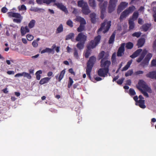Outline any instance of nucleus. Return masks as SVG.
I'll use <instances>...</instances> for the list:
<instances>
[{
    "label": "nucleus",
    "instance_id": "13d9d810",
    "mask_svg": "<svg viewBox=\"0 0 156 156\" xmlns=\"http://www.w3.org/2000/svg\"><path fill=\"white\" fill-rule=\"evenodd\" d=\"M27 37L28 40L29 41H32L34 38L33 36L29 34H28L27 35Z\"/></svg>",
    "mask_w": 156,
    "mask_h": 156
},
{
    "label": "nucleus",
    "instance_id": "c03bdc74",
    "mask_svg": "<svg viewBox=\"0 0 156 156\" xmlns=\"http://www.w3.org/2000/svg\"><path fill=\"white\" fill-rule=\"evenodd\" d=\"M17 19H13V21L14 22L18 23H21L22 19L23 17L22 16L20 18H18Z\"/></svg>",
    "mask_w": 156,
    "mask_h": 156
},
{
    "label": "nucleus",
    "instance_id": "f03ea898",
    "mask_svg": "<svg viewBox=\"0 0 156 156\" xmlns=\"http://www.w3.org/2000/svg\"><path fill=\"white\" fill-rule=\"evenodd\" d=\"M96 61V58L94 56L90 57L87 63L86 68V74L90 79H91L90 73Z\"/></svg>",
    "mask_w": 156,
    "mask_h": 156
},
{
    "label": "nucleus",
    "instance_id": "e433bc0d",
    "mask_svg": "<svg viewBox=\"0 0 156 156\" xmlns=\"http://www.w3.org/2000/svg\"><path fill=\"white\" fill-rule=\"evenodd\" d=\"M63 27L62 24H60L58 27L57 28L56 33H60L63 31Z\"/></svg>",
    "mask_w": 156,
    "mask_h": 156
},
{
    "label": "nucleus",
    "instance_id": "423d86ee",
    "mask_svg": "<svg viewBox=\"0 0 156 156\" xmlns=\"http://www.w3.org/2000/svg\"><path fill=\"white\" fill-rule=\"evenodd\" d=\"M136 87L137 89H138V88H142L145 90L149 93L152 92V90L151 88L148 86L146 82L143 80H140L139 81L138 85L136 86Z\"/></svg>",
    "mask_w": 156,
    "mask_h": 156
},
{
    "label": "nucleus",
    "instance_id": "774afa93",
    "mask_svg": "<svg viewBox=\"0 0 156 156\" xmlns=\"http://www.w3.org/2000/svg\"><path fill=\"white\" fill-rule=\"evenodd\" d=\"M153 47L154 49H156V39L154 42Z\"/></svg>",
    "mask_w": 156,
    "mask_h": 156
},
{
    "label": "nucleus",
    "instance_id": "c756f323",
    "mask_svg": "<svg viewBox=\"0 0 156 156\" xmlns=\"http://www.w3.org/2000/svg\"><path fill=\"white\" fill-rule=\"evenodd\" d=\"M115 34L113 33L110 37L108 41V43L109 44H112L115 41Z\"/></svg>",
    "mask_w": 156,
    "mask_h": 156
},
{
    "label": "nucleus",
    "instance_id": "e2e57ef3",
    "mask_svg": "<svg viewBox=\"0 0 156 156\" xmlns=\"http://www.w3.org/2000/svg\"><path fill=\"white\" fill-rule=\"evenodd\" d=\"M143 21L142 19L140 18H139L138 19V23L142 25L143 24Z\"/></svg>",
    "mask_w": 156,
    "mask_h": 156
},
{
    "label": "nucleus",
    "instance_id": "dca6fc26",
    "mask_svg": "<svg viewBox=\"0 0 156 156\" xmlns=\"http://www.w3.org/2000/svg\"><path fill=\"white\" fill-rule=\"evenodd\" d=\"M54 5L56 6L58 9H60L66 13L68 12V11L66 8L62 3H55L54 4Z\"/></svg>",
    "mask_w": 156,
    "mask_h": 156
},
{
    "label": "nucleus",
    "instance_id": "ddd939ff",
    "mask_svg": "<svg viewBox=\"0 0 156 156\" xmlns=\"http://www.w3.org/2000/svg\"><path fill=\"white\" fill-rule=\"evenodd\" d=\"M109 72L107 69H105L101 68L99 69L98 71V76L101 77H104L107 76Z\"/></svg>",
    "mask_w": 156,
    "mask_h": 156
},
{
    "label": "nucleus",
    "instance_id": "20e7f679",
    "mask_svg": "<svg viewBox=\"0 0 156 156\" xmlns=\"http://www.w3.org/2000/svg\"><path fill=\"white\" fill-rule=\"evenodd\" d=\"M111 26V21H105L101 24V27L98 30V34H99V32L102 31L103 29L104 30L103 31V33L105 34L108 31Z\"/></svg>",
    "mask_w": 156,
    "mask_h": 156
},
{
    "label": "nucleus",
    "instance_id": "5fc2aeb1",
    "mask_svg": "<svg viewBox=\"0 0 156 156\" xmlns=\"http://www.w3.org/2000/svg\"><path fill=\"white\" fill-rule=\"evenodd\" d=\"M66 24L71 27L73 26V22L70 20H69L66 22Z\"/></svg>",
    "mask_w": 156,
    "mask_h": 156
},
{
    "label": "nucleus",
    "instance_id": "8fccbe9b",
    "mask_svg": "<svg viewBox=\"0 0 156 156\" xmlns=\"http://www.w3.org/2000/svg\"><path fill=\"white\" fill-rule=\"evenodd\" d=\"M133 72L132 69L129 70L125 73V76L126 77L131 76L133 73Z\"/></svg>",
    "mask_w": 156,
    "mask_h": 156
},
{
    "label": "nucleus",
    "instance_id": "473e14b6",
    "mask_svg": "<svg viewBox=\"0 0 156 156\" xmlns=\"http://www.w3.org/2000/svg\"><path fill=\"white\" fill-rule=\"evenodd\" d=\"M89 4L90 6L94 9L96 6V3L95 0H89Z\"/></svg>",
    "mask_w": 156,
    "mask_h": 156
},
{
    "label": "nucleus",
    "instance_id": "864d4df0",
    "mask_svg": "<svg viewBox=\"0 0 156 156\" xmlns=\"http://www.w3.org/2000/svg\"><path fill=\"white\" fill-rule=\"evenodd\" d=\"M141 34L140 32H136L133 33L132 34V36L133 37H139Z\"/></svg>",
    "mask_w": 156,
    "mask_h": 156
},
{
    "label": "nucleus",
    "instance_id": "f257e3e1",
    "mask_svg": "<svg viewBox=\"0 0 156 156\" xmlns=\"http://www.w3.org/2000/svg\"><path fill=\"white\" fill-rule=\"evenodd\" d=\"M101 38L100 35H98L95 37L94 40H91L89 44L87 45V49L86 50L84 54L85 58L89 57L90 54V50L91 49L95 48L97 45L100 43Z\"/></svg>",
    "mask_w": 156,
    "mask_h": 156
},
{
    "label": "nucleus",
    "instance_id": "7ed1b4c3",
    "mask_svg": "<svg viewBox=\"0 0 156 156\" xmlns=\"http://www.w3.org/2000/svg\"><path fill=\"white\" fill-rule=\"evenodd\" d=\"M141 53L140 56L136 59L137 62H140L143 59L147 53V51L146 49H144L143 51L141 49H137L130 57L132 58H135L137 57Z\"/></svg>",
    "mask_w": 156,
    "mask_h": 156
},
{
    "label": "nucleus",
    "instance_id": "c9c22d12",
    "mask_svg": "<svg viewBox=\"0 0 156 156\" xmlns=\"http://www.w3.org/2000/svg\"><path fill=\"white\" fill-rule=\"evenodd\" d=\"M42 71L41 70H39L37 71L35 75L36 76V79L38 80H39L41 78L40 74H41Z\"/></svg>",
    "mask_w": 156,
    "mask_h": 156
},
{
    "label": "nucleus",
    "instance_id": "5701e85b",
    "mask_svg": "<svg viewBox=\"0 0 156 156\" xmlns=\"http://www.w3.org/2000/svg\"><path fill=\"white\" fill-rule=\"evenodd\" d=\"M7 14L9 17H12L16 18H20L21 17H22L21 15L18 13L9 12Z\"/></svg>",
    "mask_w": 156,
    "mask_h": 156
},
{
    "label": "nucleus",
    "instance_id": "052dcab7",
    "mask_svg": "<svg viewBox=\"0 0 156 156\" xmlns=\"http://www.w3.org/2000/svg\"><path fill=\"white\" fill-rule=\"evenodd\" d=\"M151 65L153 66H156V60L155 59H153L151 61Z\"/></svg>",
    "mask_w": 156,
    "mask_h": 156
},
{
    "label": "nucleus",
    "instance_id": "f8f14e48",
    "mask_svg": "<svg viewBox=\"0 0 156 156\" xmlns=\"http://www.w3.org/2000/svg\"><path fill=\"white\" fill-rule=\"evenodd\" d=\"M108 2L107 1H105L103 3V5L101 6L100 4V8L101 9V18L103 19L104 18V13L105 12L106 7L107 6Z\"/></svg>",
    "mask_w": 156,
    "mask_h": 156
},
{
    "label": "nucleus",
    "instance_id": "9b49d317",
    "mask_svg": "<svg viewBox=\"0 0 156 156\" xmlns=\"http://www.w3.org/2000/svg\"><path fill=\"white\" fill-rule=\"evenodd\" d=\"M128 3L126 2H121L118 7L117 13H119L128 6Z\"/></svg>",
    "mask_w": 156,
    "mask_h": 156
},
{
    "label": "nucleus",
    "instance_id": "c85d7f7f",
    "mask_svg": "<svg viewBox=\"0 0 156 156\" xmlns=\"http://www.w3.org/2000/svg\"><path fill=\"white\" fill-rule=\"evenodd\" d=\"M129 30H131L133 29L135 27L134 21L132 20H129Z\"/></svg>",
    "mask_w": 156,
    "mask_h": 156
},
{
    "label": "nucleus",
    "instance_id": "2eb2a0df",
    "mask_svg": "<svg viewBox=\"0 0 156 156\" xmlns=\"http://www.w3.org/2000/svg\"><path fill=\"white\" fill-rule=\"evenodd\" d=\"M152 55L151 53H149L147 54L146 55L145 58L142 62V64L144 66L147 65L149 63V62L151 58L152 57Z\"/></svg>",
    "mask_w": 156,
    "mask_h": 156
},
{
    "label": "nucleus",
    "instance_id": "de8ad7c7",
    "mask_svg": "<svg viewBox=\"0 0 156 156\" xmlns=\"http://www.w3.org/2000/svg\"><path fill=\"white\" fill-rule=\"evenodd\" d=\"M138 89L141 91V92L147 98L149 97V95L145 91H144L141 88H138Z\"/></svg>",
    "mask_w": 156,
    "mask_h": 156
},
{
    "label": "nucleus",
    "instance_id": "1a4fd4ad",
    "mask_svg": "<svg viewBox=\"0 0 156 156\" xmlns=\"http://www.w3.org/2000/svg\"><path fill=\"white\" fill-rule=\"evenodd\" d=\"M133 98L136 102V105L139 106L140 108H146V106L144 105V100H138V97L137 96H135Z\"/></svg>",
    "mask_w": 156,
    "mask_h": 156
},
{
    "label": "nucleus",
    "instance_id": "69168bd1",
    "mask_svg": "<svg viewBox=\"0 0 156 156\" xmlns=\"http://www.w3.org/2000/svg\"><path fill=\"white\" fill-rule=\"evenodd\" d=\"M21 9L22 10H26V6L24 5H22L21 6Z\"/></svg>",
    "mask_w": 156,
    "mask_h": 156
},
{
    "label": "nucleus",
    "instance_id": "a18cd8bd",
    "mask_svg": "<svg viewBox=\"0 0 156 156\" xmlns=\"http://www.w3.org/2000/svg\"><path fill=\"white\" fill-rule=\"evenodd\" d=\"M105 52L104 51H101L99 54L98 56V58L99 59H102L104 58V57L105 55Z\"/></svg>",
    "mask_w": 156,
    "mask_h": 156
},
{
    "label": "nucleus",
    "instance_id": "0eeeda50",
    "mask_svg": "<svg viewBox=\"0 0 156 156\" xmlns=\"http://www.w3.org/2000/svg\"><path fill=\"white\" fill-rule=\"evenodd\" d=\"M30 73H27L23 72L21 73H18L15 75L14 76L15 77H19L20 76H23L24 77H26L28 79H31L32 77L30 74H33L34 73V69H30L29 71Z\"/></svg>",
    "mask_w": 156,
    "mask_h": 156
},
{
    "label": "nucleus",
    "instance_id": "4d7b16f0",
    "mask_svg": "<svg viewBox=\"0 0 156 156\" xmlns=\"http://www.w3.org/2000/svg\"><path fill=\"white\" fill-rule=\"evenodd\" d=\"M74 57L77 59H78L79 58L77 50L76 48L74 49Z\"/></svg>",
    "mask_w": 156,
    "mask_h": 156
},
{
    "label": "nucleus",
    "instance_id": "aec40b11",
    "mask_svg": "<svg viewBox=\"0 0 156 156\" xmlns=\"http://www.w3.org/2000/svg\"><path fill=\"white\" fill-rule=\"evenodd\" d=\"M66 71L65 69H63L60 73L59 75H57L55 76L56 79L58 80L59 82H60L63 78L65 73Z\"/></svg>",
    "mask_w": 156,
    "mask_h": 156
},
{
    "label": "nucleus",
    "instance_id": "37998d69",
    "mask_svg": "<svg viewBox=\"0 0 156 156\" xmlns=\"http://www.w3.org/2000/svg\"><path fill=\"white\" fill-rule=\"evenodd\" d=\"M74 36V34L73 33H69L68 35H67L66 36V40H69L72 39L73 37Z\"/></svg>",
    "mask_w": 156,
    "mask_h": 156
},
{
    "label": "nucleus",
    "instance_id": "6e6d98bb",
    "mask_svg": "<svg viewBox=\"0 0 156 156\" xmlns=\"http://www.w3.org/2000/svg\"><path fill=\"white\" fill-rule=\"evenodd\" d=\"M124 80V78H122L121 79H119L116 81L117 83L119 85H121L123 82Z\"/></svg>",
    "mask_w": 156,
    "mask_h": 156
},
{
    "label": "nucleus",
    "instance_id": "6ab92c4d",
    "mask_svg": "<svg viewBox=\"0 0 156 156\" xmlns=\"http://www.w3.org/2000/svg\"><path fill=\"white\" fill-rule=\"evenodd\" d=\"M146 76L147 78L156 80V72L155 71H152L149 72L146 75Z\"/></svg>",
    "mask_w": 156,
    "mask_h": 156
},
{
    "label": "nucleus",
    "instance_id": "bb28decb",
    "mask_svg": "<svg viewBox=\"0 0 156 156\" xmlns=\"http://www.w3.org/2000/svg\"><path fill=\"white\" fill-rule=\"evenodd\" d=\"M51 78L48 77H44L41 79L39 82L40 84L42 85L44 83H47L50 80Z\"/></svg>",
    "mask_w": 156,
    "mask_h": 156
},
{
    "label": "nucleus",
    "instance_id": "4be33fe9",
    "mask_svg": "<svg viewBox=\"0 0 156 156\" xmlns=\"http://www.w3.org/2000/svg\"><path fill=\"white\" fill-rule=\"evenodd\" d=\"M129 13L127 11L124 10L121 14L119 20L121 21L124 18L126 17L129 15Z\"/></svg>",
    "mask_w": 156,
    "mask_h": 156
},
{
    "label": "nucleus",
    "instance_id": "2f4dec72",
    "mask_svg": "<svg viewBox=\"0 0 156 156\" xmlns=\"http://www.w3.org/2000/svg\"><path fill=\"white\" fill-rule=\"evenodd\" d=\"M139 16L138 12H134L132 15V18H130L129 20H132L133 21L137 19Z\"/></svg>",
    "mask_w": 156,
    "mask_h": 156
},
{
    "label": "nucleus",
    "instance_id": "f3484780",
    "mask_svg": "<svg viewBox=\"0 0 156 156\" xmlns=\"http://www.w3.org/2000/svg\"><path fill=\"white\" fill-rule=\"evenodd\" d=\"M82 12L85 15H88L90 12L91 11L89 9L87 3H85L82 8Z\"/></svg>",
    "mask_w": 156,
    "mask_h": 156
},
{
    "label": "nucleus",
    "instance_id": "b1692460",
    "mask_svg": "<svg viewBox=\"0 0 156 156\" xmlns=\"http://www.w3.org/2000/svg\"><path fill=\"white\" fill-rule=\"evenodd\" d=\"M76 20L80 23V24L85 25L86 24V22L84 19L80 16H78L76 18Z\"/></svg>",
    "mask_w": 156,
    "mask_h": 156
},
{
    "label": "nucleus",
    "instance_id": "bf43d9fd",
    "mask_svg": "<svg viewBox=\"0 0 156 156\" xmlns=\"http://www.w3.org/2000/svg\"><path fill=\"white\" fill-rule=\"evenodd\" d=\"M8 10V9L5 7H2L1 9V12L3 13H5Z\"/></svg>",
    "mask_w": 156,
    "mask_h": 156
},
{
    "label": "nucleus",
    "instance_id": "7c9ffc66",
    "mask_svg": "<svg viewBox=\"0 0 156 156\" xmlns=\"http://www.w3.org/2000/svg\"><path fill=\"white\" fill-rule=\"evenodd\" d=\"M85 42H79L76 44V47L80 50L83 49L84 46Z\"/></svg>",
    "mask_w": 156,
    "mask_h": 156
},
{
    "label": "nucleus",
    "instance_id": "ea45409f",
    "mask_svg": "<svg viewBox=\"0 0 156 156\" xmlns=\"http://www.w3.org/2000/svg\"><path fill=\"white\" fill-rule=\"evenodd\" d=\"M40 40L39 38H38L36 40H35L33 41L32 43V45L35 48L37 47L38 46V42Z\"/></svg>",
    "mask_w": 156,
    "mask_h": 156
},
{
    "label": "nucleus",
    "instance_id": "3c124183",
    "mask_svg": "<svg viewBox=\"0 0 156 156\" xmlns=\"http://www.w3.org/2000/svg\"><path fill=\"white\" fill-rule=\"evenodd\" d=\"M129 94L131 96H133L136 94V93L134 90L132 88H130L129 90Z\"/></svg>",
    "mask_w": 156,
    "mask_h": 156
},
{
    "label": "nucleus",
    "instance_id": "09e8293b",
    "mask_svg": "<svg viewBox=\"0 0 156 156\" xmlns=\"http://www.w3.org/2000/svg\"><path fill=\"white\" fill-rule=\"evenodd\" d=\"M56 0H43V2L44 3H46L47 5L50 4L51 2H55Z\"/></svg>",
    "mask_w": 156,
    "mask_h": 156
},
{
    "label": "nucleus",
    "instance_id": "49530a36",
    "mask_svg": "<svg viewBox=\"0 0 156 156\" xmlns=\"http://www.w3.org/2000/svg\"><path fill=\"white\" fill-rule=\"evenodd\" d=\"M73 83V79H72L71 78L69 77V80L68 81V83L67 85L68 88H70L72 85Z\"/></svg>",
    "mask_w": 156,
    "mask_h": 156
},
{
    "label": "nucleus",
    "instance_id": "a211bd4d",
    "mask_svg": "<svg viewBox=\"0 0 156 156\" xmlns=\"http://www.w3.org/2000/svg\"><path fill=\"white\" fill-rule=\"evenodd\" d=\"M151 23H146L143 24L141 28L144 31L147 32L149 30L151 29Z\"/></svg>",
    "mask_w": 156,
    "mask_h": 156
},
{
    "label": "nucleus",
    "instance_id": "603ef678",
    "mask_svg": "<svg viewBox=\"0 0 156 156\" xmlns=\"http://www.w3.org/2000/svg\"><path fill=\"white\" fill-rule=\"evenodd\" d=\"M116 53H114L112 54V56L111 58V60L112 62V63H115V62L116 61Z\"/></svg>",
    "mask_w": 156,
    "mask_h": 156
},
{
    "label": "nucleus",
    "instance_id": "338daca9",
    "mask_svg": "<svg viewBox=\"0 0 156 156\" xmlns=\"http://www.w3.org/2000/svg\"><path fill=\"white\" fill-rule=\"evenodd\" d=\"M69 73H70L72 74H75V73L74 72L72 68L69 69Z\"/></svg>",
    "mask_w": 156,
    "mask_h": 156
},
{
    "label": "nucleus",
    "instance_id": "412c9836",
    "mask_svg": "<svg viewBox=\"0 0 156 156\" xmlns=\"http://www.w3.org/2000/svg\"><path fill=\"white\" fill-rule=\"evenodd\" d=\"M20 31L22 36L24 35L27 33H28L30 31L28 27L27 26L24 27H22L20 28Z\"/></svg>",
    "mask_w": 156,
    "mask_h": 156
},
{
    "label": "nucleus",
    "instance_id": "680f3d73",
    "mask_svg": "<svg viewBox=\"0 0 156 156\" xmlns=\"http://www.w3.org/2000/svg\"><path fill=\"white\" fill-rule=\"evenodd\" d=\"M144 72L142 71L139 70L136 71L135 73V74L136 75H138L140 74H143L144 73Z\"/></svg>",
    "mask_w": 156,
    "mask_h": 156
},
{
    "label": "nucleus",
    "instance_id": "72a5a7b5",
    "mask_svg": "<svg viewBox=\"0 0 156 156\" xmlns=\"http://www.w3.org/2000/svg\"><path fill=\"white\" fill-rule=\"evenodd\" d=\"M85 26L80 24L79 27L77 28V31L79 32H82V31L85 30Z\"/></svg>",
    "mask_w": 156,
    "mask_h": 156
},
{
    "label": "nucleus",
    "instance_id": "f704fd0d",
    "mask_svg": "<svg viewBox=\"0 0 156 156\" xmlns=\"http://www.w3.org/2000/svg\"><path fill=\"white\" fill-rule=\"evenodd\" d=\"M136 9L134 5H132L131 6L129 7L126 10L129 13V14L132 13L134 10Z\"/></svg>",
    "mask_w": 156,
    "mask_h": 156
},
{
    "label": "nucleus",
    "instance_id": "0e129e2a",
    "mask_svg": "<svg viewBox=\"0 0 156 156\" xmlns=\"http://www.w3.org/2000/svg\"><path fill=\"white\" fill-rule=\"evenodd\" d=\"M7 73L8 75H14L15 72L13 71H8L7 72Z\"/></svg>",
    "mask_w": 156,
    "mask_h": 156
},
{
    "label": "nucleus",
    "instance_id": "4c0bfd02",
    "mask_svg": "<svg viewBox=\"0 0 156 156\" xmlns=\"http://www.w3.org/2000/svg\"><path fill=\"white\" fill-rule=\"evenodd\" d=\"M35 21L34 20H31L28 24V27L30 28H33L35 25Z\"/></svg>",
    "mask_w": 156,
    "mask_h": 156
},
{
    "label": "nucleus",
    "instance_id": "a19ab883",
    "mask_svg": "<svg viewBox=\"0 0 156 156\" xmlns=\"http://www.w3.org/2000/svg\"><path fill=\"white\" fill-rule=\"evenodd\" d=\"M85 3H87L84 2L83 0L79 1L78 2V5L79 7L82 8Z\"/></svg>",
    "mask_w": 156,
    "mask_h": 156
},
{
    "label": "nucleus",
    "instance_id": "39448f33",
    "mask_svg": "<svg viewBox=\"0 0 156 156\" xmlns=\"http://www.w3.org/2000/svg\"><path fill=\"white\" fill-rule=\"evenodd\" d=\"M108 55H106L104 58L102 59L100 62V66L102 68L105 69H107L109 71V67L111 64L110 61L107 60L108 58Z\"/></svg>",
    "mask_w": 156,
    "mask_h": 156
},
{
    "label": "nucleus",
    "instance_id": "393cba45",
    "mask_svg": "<svg viewBox=\"0 0 156 156\" xmlns=\"http://www.w3.org/2000/svg\"><path fill=\"white\" fill-rule=\"evenodd\" d=\"M145 42V39L144 38H140L138 40L137 45L138 48L142 47L144 45Z\"/></svg>",
    "mask_w": 156,
    "mask_h": 156
},
{
    "label": "nucleus",
    "instance_id": "9d476101",
    "mask_svg": "<svg viewBox=\"0 0 156 156\" xmlns=\"http://www.w3.org/2000/svg\"><path fill=\"white\" fill-rule=\"evenodd\" d=\"M87 36L83 32L79 33L76 37V40L77 41L85 42L87 41Z\"/></svg>",
    "mask_w": 156,
    "mask_h": 156
},
{
    "label": "nucleus",
    "instance_id": "cd10ccee",
    "mask_svg": "<svg viewBox=\"0 0 156 156\" xmlns=\"http://www.w3.org/2000/svg\"><path fill=\"white\" fill-rule=\"evenodd\" d=\"M132 62L133 60L132 59L129 61L127 62L126 65L122 69V71H125L127 70L132 64Z\"/></svg>",
    "mask_w": 156,
    "mask_h": 156
},
{
    "label": "nucleus",
    "instance_id": "79ce46f5",
    "mask_svg": "<svg viewBox=\"0 0 156 156\" xmlns=\"http://www.w3.org/2000/svg\"><path fill=\"white\" fill-rule=\"evenodd\" d=\"M52 51V49L46 48L45 49L41 51V53L43 54L46 52L51 53Z\"/></svg>",
    "mask_w": 156,
    "mask_h": 156
},
{
    "label": "nucleus",
    "instance_id": "4468645a",
    "mask_svg": "<svg viewBox=\"0 0 156 156\" xmlns=\"http://www.w3.org/2000/svg\"><path fill=\"white\" fill-rule=\"evenodd\" d=\"M125 43H123L121 44V46L119 47L117 52V56L118 57L122 56L124 54L125 51Z\"/></svg>",
    "mask_w": 156,
    "mask_h": 156
},
{
    "label": "nucleus",
    "instance_id": "a878e982",
    "mask_svg": "<svg viewBox=\"0 0 156 156\" xmlns=\"http://www.w3.org/2000/svg\"><path fill=\"white\" fill-rule=\"evenodd\" d=\"M96 14L94 13H91L90 14L91 21L93 23H95L96 22Z\"/></svg>",
    "mask_w": 156,
    "mask_h": 156
},
{
    "label": "nucleus",
    "instance_id": "58836bf2",
    "mask_svg": "<svg viewBox=\"0 0 156 156\" xmlns=\"http://www.w3.org/2000/svg\"><path fill=\"white\" fill-rule=\"evenodd\" d=\"M133 46V44L131 42H128L126 44V48L127 49H131Z\"/></svg>",
    "mask_w": 156,
    "mask_h": 156
},
{
    "label": "nucleus",
    "instance_id": "6e6552de",
    "mask_svg": "<svg viewBox=\"0 0 156 156\" xmlns=\"http://www.w3.org/2000/svg\"><path fill=\"white\" fill-rule=\"evenodd\" d=\"M118 0H110L108 7V12L111 13L113 11L116 5Z\"/></svg>",
    "mask_w": 156,
    "mask_h": 156
}]
</instances>
